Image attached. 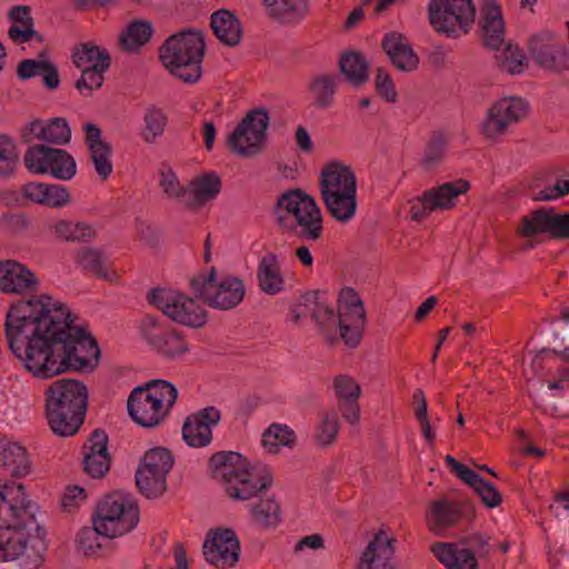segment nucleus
<instances>
[{"label": "nucleus", "mask_w": 569, "mask_h": 569, "mask_svg": "<svg viewBox=\"0 0 569 569\" xmlns=\"http://www.w3.org/2000/svg\"><path fill=\"white\" fill-rule=\"evenodd\" d=\"M4 331L12 353L36 378L91 372L99 363L97 340L77 327L68 308L51 296L40 295L11 305Z\"/></svg>", "instance_id": "1"}, {"label": "nucleus", "mask_w": 569, "mask_h": 569, "mask_svg": "<svg viewBox=\"0 0 569 569\" xmlns=\"http://www.w3.org/2000/svg\"><path fill=\"white\" fill-rule=\"evenodd\" d=\"M34 522L31 500L21 483H0V561L21 557L26 569L42 565V555L29 548L30 535L27 527Z\"/></svg>", "instance_id": "2"}, {"label": "nucleus", "mask_w": 569, "mask_h": 569, "mask_svg": "<svg viewBox=\"0 0 569 569\" xmlns=\"http://www.w3.org/2000/svg\"><path fill=\"white\" fill-rule=\"evenodd\" d=\"M46 417L52 432L59 437L74 436L84 422L88 389L76 379L52 382L44 392Z\"/></svg>", "instance_id": "3"}, {"label": "nucleus", "mask_w": 569, "mask_h": 569, "mask_svg": "<svg viewBox=\"0 0 569 569\" xmlns=\"http://www.w3.org/2000/svg\"><path fill=\"white\" fill-rule=\"evenodd\" d=\"M204 50L203 33L186 29L166 39L159 48V60L176 78L186 83H196L202 74Z\"/></svg>", "instance_id": "4"}, {"label": "nucleus", "mask_w": 569, "mask_h": 569, "mask_svg": "<svg viewBox=\"0 0 569 569\" xmlns=\"http://www.w3.org/2000/svg\"><path fill=\"white\" fill-rule=\"evenodd\" d=\"M320 190L330 214L340 222L350 221L357 212V178L350 166L328 162L320 173Z\"/></svg>", "instance_id": "5"}, {"label": "nucleus", "mask_w": 569, "mask_h": 569, "mask_svg": "<svg viewBox=\"0 0 569 569\" xmlns=\"http://www.w3.org/2000/svg\"><path fill=\"white\" fill-rule=\"evenodd\" d=\"M277 223L300 237L317 240L322 234V214L315 198L299 189L281 193L276 203Z\"/></svg>", "instance_id": "6"}, {"label": "nucleus", "mask_w": 569, "mask_h": 569, "mask_svg": "<svg viewBox=\"0 0 569 569\" xmlns=\"http://www.w3.org/2000/svg\"><path fill=\"white\" fill-rule=\"evenodd\" d=\"M178 398V390L167 380H151L134 388L127 401L132 420L143 428L159 426Z\"/></svg>", "instance_id": "7"}, {"label": "nucleus", "mask_w": 569, "mask_h": 569, "mask_svg": "<svg viewBox=\"0 0 569 569\" xmlns=\"http://www.w3.org/2000/svg\"><path fill=\"white\" fill-rule=\"evenodd\" d=\"M103 537L112 539L129 533L139 522L138 507L118 492L104 496L92 516Z\"/></svg>", "instance_id": "8"}, {"label": "nucleus", "mask_w": 569, "mask_h": 569, "mask_svg": "<svg viewBox=\"0 0 569 569\" xmlns=\"http://www.w3.org/2000/svg\"><path fill=\"white\" fill-rule=\"evenodd\" d=\"M190 287L197 298L221 310L236 307L246 293L242 280L232 276H223L219 279L216 267H212L207 274L192 278Z\"/></svg>", "instance_id": "9"}, {"label": "nucleus", "mask_w": 569, "mask_h": 569, "mask_svg": "<svg viewBox=\"0 0 569 569\" xmlns=\"http://www.w3.org/2000/svg\"><path fill=\"white\" fill-rule=\"evenodd\" d=\"M476 9L472 0H431L428 4L430 24L447 38H459L470 32Z\"/></svg>", "instance_id": "10"}, {"label": "nucleus", "mask_w": 569, "mask_h": 569, "mask_svg": "<svg viewBox=\"0 0 569 569\" xmlns=\"http://www.w3.org/2000/svg\"><path fill=\"white\" fill-rule=\"evenodd\" d=\"M208 468L230 499H249V462L244 456L236 451H218L210 457Z\"/></svg>", "instance_id": "11"}, {"label": "nucleus", "mask_w": 569, "mask_h": 569, "mask_svg": "<svg viewBox=\"0 0 569 569\" xmlns=\"http://www.w3.org/2000/svg\"><path fill=\"white\" fill-rule=\"evenodd\" d=\"M528 102L520 97H502L493 101L487 109L479 124V133L483 140L498 143L509 129L527 117Z\"/></svg>", "instance_id": "12"}, {"label": "nucleus", "mask_w": 569, "mask_h": 569, "mask_svg": "<svg viewBox=\"0 0 569 569\" xmlns=\"http://www.w3.org/2000/svg\"><path fill=\"white\" fill-rule=\"evenodd\" d=\"M147 299L168 318L181 325L200 328L207 321V311L196 300L180 292L154 288L148 293Z\"/></svg>", "instance_id": "13"}, {"label": "nucleus", "mask_w": 569, "mask_h": 569, "mask_svg": "<svg viewBox=\"0 0 569 569\" xmlns=\"http://www.w3.org/2000/svg\"><path fill=\"white\" fill-rule=\"evenodd\" d=\"M337 311L341 340L348 348L358 347L367 327V311L356 289L343 287L339 291Z\"/></svg>", "instance_id": "14"}, {"label": "nucleus", "mask_w": 569, "mask_h": 569, "mask_svg": "<svg viewBox=\"0 0 569 569\" xmlns=\"http://www.w3.org/2000/svg\"><path fill=\"white\" fill-rule=\"evenodd\" d=\"M24 166L34 174L50 173L59 180H70L77 172L73 157L63 149L34 144L24 153Z\"/></svg>", "instance_id": "15"}, {"label": "nucleus", "mask_w": 569, "mask_h": 569, "mask_svg": "<svg viewBox=\"0 0 569 569\" xmlns=\"http://www.w3.org/2000/svg\"><path fill=\"white\" fill-rule=\"evenodd\" d=\"M142 330L148 343L166 359L177 360L190 351L189 342L181 331L159 322L152 316L144 318Z\"/></svg>", "instance_id": "16"}, {"label": "nucleus", "mask_w": 569, "mask_h": 569, "mask_svg": "<svg viewBox=\"0 0 569 569\" xmlns=\"http://www.w3.org/2000/svg\"><path fill=\"white\" fill-rule=\"evenodd\" d=\"M221 411L208 406L189 415L182 426V438L189 447L204 448L212 442V429L219 425Z\"/></svg>", "instance_id": "17"}, {"label": "nucleus", "mask_w": 569, "mask_h": 569, "mask_svg": "<svg viewBox=\"0 0 569 569\" xmlns=\"http://www.w3.org/2000/svg\"><path fill=\"white\" fill-rule=\"evenodd\" d=\"M206 560L216 567H233L239 559L240 545L233 530H210L203 542Z\"/></svg>", "instance_id": "18"}, {"label": "nucleus", "mask_w": 569, "mask_h": 569, "mask_svg": "<svg viewBox=\"0 0 569 569\" xmlns=\"http://www.w3.org/2000/svg\"><path fill=\"white\" fill-rule=\"evenodd\" d=\"M530 53L541 67L561 71L569 67L566 47L551 34H537L530 40Z\"/></svg>", "instance_id": "19"}, {"label": "nucleus", "mask_w": 569, "mask_h": 569, "mask_svg": "<svg viewBox=\"0 0 569 569\" xmlns=\"http://www.w3.org/2000/svg\"><path fill=\"white\" fill-rule=\"evenodd\" d=\"M36 274L14 260L0 261V289L7 293H24L38 290Z\"/></svg>", "instance_id": "20"}, {"label": "nucleus", "mask_w": 569, "mask_h": 569, "mask_svg": "<svg viewBox=\"0 0 569 569\" xmlns=\"http://www.w3.org/2000/svg\"><path fill=\"white\" fill-rule=\"evenodd\" d=\"M480 37L491 50H499L505 41V23L495 0H481Z\"/></svg>", "instance_id": "21"}, {"label": "nucleus", "mask_w": 569, "mask_h": 569, "mask_svg": "<svg viewBox=\"0 0 569 569\" xmlns=\"http://www.w3.org/2000/svg\"><path fill=\"white\" fill-rule=\"evenodd\" d=\"M332 386L345 420L350 425L358 423L360 420L358 400L361 396L358 381L349 375H339L333 378Z\"/></svg>", "instance_id": "22"}, {"label": "nucleus", "mask_w": 569, "mask_h": 569, "mask_svg": "<svg viewBox=\"0 0 569 569\" xmlns=\"http://www.w3.org/2000/svg\"><path fill=\"white\" fill-rule=\"evenodd\" d=\"M22 141L32 142L33 138L52 144H67L71 139V129L64 118H52L47 123L33 120L22 130Z\"/></svg>", "instance_id": "23"}, {"label": "nucleus", "mask_w": 569, "mask_h": 569, "mask_svg": "<svg viewBox=\"0 0 569 569\" xmlns=\"http://www.w3.org/2000/svg\"><path fill=\"white\" fill-rule=\"evenodd\" d=\"M393 553L395 548L392 540L387 533L378 532L363 551L360 558L359 568L395 569Z\"/></svg>", "instance_id": "24"}, {"label": "nucleus", "mask_w": 569, "mask_h": 569, "mask_svg": "<svg viewBox=\"0 0 569 569\" xmlns=\"http://www.w3.org/2000/svg\"><path fill=\"white\" fill-rule=\"evenodd\" d=\"M257 286L268 296H277L284 291L286 279L276 253L267 252L261 257L257 267Z\"/></svg>", "instance_id": "25"}, {"label": "nucleus", "mask_w": 569, "mask_h": 569, "mask_svg": "<svg viewBox=\"0 0 569 569\" xmlns=\"http://www.w3.org/2000/svg\"><path fill=\"white\" fill-rule=\"evenodd\" d=\"M21 192L26 199L50 208H62L70 202V192L61 184L29 182L21 187Z\"/></svg>", "instance_id": "26"}, {"label": "nucleus", "mask_w": 569, "mask_h": 569, "mask_svg": "<svg viewBox=\"0 0 569 569\" xmlns=\"http://www.w3.org/2000/svg\"><path fill=\"white\" fill-rule=\"evenodd\" d=\"M382 47L397 69L411 72L418 68L419 58L401 33L390 32L386 34Z\"/></svg>", "instance_id": "27"}, {"label": "nucleus", "mask_w": 569, "mask_h": 569, "mask_svg": "<svg viewBox=\"0 0 569 569\" xmlns=\"http://www.w3.org/2000/svg\"><path fill=\"white\" fill-rule=\"evenodd\" d=\"M220 190V177L214 172L204 173L193 179L188 186V194L183 200V206L189 210H198L208 201L213 200Z\"/></svg>", "instance_id": "28"}, {"label": "nucleus", "mask_w": 569, "mask_h": 569, "mask_svg": "<svg viewBox=\"0 0 569 569\" xmlns=\"http://www.w3.org/2000/svg\"><path fill=\"white\" fill-rule=\"evenodd\" d=\"M470 189V183L465 179L445 182L426 191L427 206L436 211L450 210L457 206L460 196Z\"/></svg>", "instance_id": "29"}, {"label": "nucleus", "mask_w": 569, "mask_h": 569, "mask_svg": "<svg viewBox=\"0 0 569 569\" xmlns=\"http://www.w3.org/2000/svg\"><path fill=\"white\" fill-rule=\"evenodd\" d=\"M210 27L217 39L224 46L236 47L242 39V24L230 10L219 9L212 12Z\"/></svg>", "instance_id": "30"}, {"label": "nucleus", "mask_w": 569, "mask_h": 569, "mask_svg": "<svg viewBox=\"0 0 569 569\" xmlns=\"http://www.w3.org/2000/svg\"><path fill=\"white\" fill-rule=\"evenodd\" d=\"M0 466L13 478H23L31 471L28 450L17 442L0 440Z\"/></svg>", "instance_id": "31"}, {"label": "nucleus", "mask_w": 569, "mask_h": 569, "mask_svg": "<svg viewBox=\"0 0 569 569\" xmlns=\"http://www.w3.org/2000/svg\"><path fill=\"white\" fill-rule=\"evenodd\" d=\"M297 445L295 430L286 423H271L261 435L260 446L266 455L279 456Z\"/></svg>", "instance_id": "32"}, {"label": "nucleus", "mask_w": 569, "mask_h": 569, "mask_svg": "<svg viewBox=\"0 0 569 569\" xmlns=\"http://www.w3.org/2000/svg\"><path fill=\"white\" fill-rule=\"evenodd\" d=\"M431 551L447 569H477L478 567L473 551L456 543L438 542L431 547Z\"/></svg>", "instance_id": "33"}, {"label": "nucleus", "mask_w": 569, "mask_h": 569, "mask_svg": "<svg viewBox=\"0 0 569 569\" xmlns=\"http://www.w3.org/2000/svg\"><path fill=\"white\" fill-rule=\"evenodd\" d=\"M9 18L12 24L9 28V37L14 43H26L34 39L38 42L43 41L42 34L33 29V18L28 6H14L9 11Z\"/></svg>", "instance_id": "34"}, {"label": "nucleus", "mask_w": 569, "mask_h": 569, "mask_svg": "<svg viewBox=\"0 0 569 569\" xmlns=\"http://www.w3.org/2000/svg\"><path fill=\"white\" fill-rule=\"evenodd\" d=\"M267 12L281 23H298L309 12V0H262Z\"/></svg>", "instance_id": "35"}, {"label": "nucleus", "mask_w": 569, "mask_h": 569, "mask_svg": "<svg viewBox=\"0 0 569 569\" xmlns=\"http://www.w3.org/2000/svg\"><path fill=\"white\" fill-rule=\"evenodd\" d=\"M460 517L457 506L447 499L432 501L426 516L428 528L436 535L455 526Z\"/></svg>", "instance_id": "36"}, {"label": "nucleus", "mask_w": 569, "mask_h": 569, "mask_svg": "<svg viewBox=\"0 0 569 569\" xmlns=\"http://www.w3.org/2000/svg\"><path fill=\"white\" fill-rule=\"evenodd\" d=\"M280 521V507L273 495H262L251 500V525L273 528Z\"/></svg>", "instance_id": "37"}, {"label": "nucleus", "mask_w": 569, "mask_h": 569, "mask_svg": "<svg viewBox=\"0 0 569 569\" xmlns=\"http://www.w3.org/2000/svg\"><path fill=\"white\" fill-rule=\"evenodd\" d=\"M154 30L147 20H134L119 36V44L123 51L137 53L147 44Z\"/></svg>", "instance_id": "38"}, {"label": "nucleus", "mask_w": 569, "mask_h": 569, "mask_svg": "<svg viewBox=\"0 0 569 569\" xmlns=\"http://www.w3.org/2000/svg\"><path fill=\"white\" fill-rule=\"evenodd\" d=\"M339 430L340 421L336 410L320 412L313 432L316 446L322 449L331 447L337 441Z\"/></svg>", "instance_id": "39"}, {"label": "nucleus", "mask_w": 569, "mask_h": 569, "mask_svg": "<svg viewBox=\"0 0 569 569\" xmlns=\"http://www.w3.org/2000/svg\"><path fill=\"white\" fill-rule=\"evenodd\" d=\"M72 60L77 68L84 69L91 66H100V69L108 70L111 64V57L106 49L99 48L92 42L80 43L73 49Z\"/></svg>", "instance_id": "40"}, {"label": "nucleus", "mask_w": 569, "mask_h": 569, "mask_svg": "<svg viewBox=\"0 0 569 569\" xmlns=\"http://www.w3.org/2000/svg\"><path fill=\"white\" fill-rule=\"evenodd\" d=\"M270 114L264 108L251 109V157L261 154L269 144Z\"/></svg>", "instance_id": "41"}, {"label": "nucleus", "mask_w": 569, "mask_h": 569, "mask_svg": "<svg viewBox=\"0 0 569 569\" xmlns=\"http://www.w3.org/2000/svg\"><path fill=\"white\" fill-rule=\"evenodd\" d=\"M339 68L346 80L355 87L368 80V62L358 52H343L339 58Z\"/></svg>", "instance_id": "42"}, {"label": "nucleus", "mask_w": 569, "mask_h": 569, "mask_svg": "<svg viewBox=\"0 0 569 569\" xmlns=\"http://www.w3.org/2000/svg\"><path fill=\"white\" fill-rule=\"evenodd\" d=\"M552 209H538L523 216L517 228V233L525 238H532L538 234L550 237Z\"/></svg>", "instance_id": "43"}, {"label": "nucleus", "mask_w": 569, "mask_h": 569, "mask_svg": "<svg viewBox=\"0 0 569 569\" xmlns=\"http://www.w3.org/2000/svg\"><path fill=\"white\" fill-rule=\"evenodd\" d=\"M313 318L318 326V331L323 340L332 345L337 342L340 338L339 330V316H336L335 312L325 306H317L313 311Z\"/></svg>", "instance_id": "44"}, {"label": "nucleus", "mask_w": 569, "mask_h": 569, "mask_svg": "<svg viewBox=\"0 0 569 569\" xmlns=\"http://www.w3.org/2000/svg\"><path fill=\"white\" fill-rule=\"evenodd\" d=\"M274 469L271 465L258 461L251 466V500L262 495H272L274 486Z\"/></svg>", "instance_id": "45"}, {"label": "nucleus", "mask_w": 569, "mask_h": 569, "mask_svg": "<svg viewBox=\"0 0 569 569\" xmlns=\"http://www.w3.org/2000/svg\"><path fill=\"white\" fill-rule=\"evenodd\" d=\"M173 462L174 458L170 450L164 447H156L144 453L142 463L138 469H146L167 478Z\"/></svg>", "instance_id": "46"}, {"label": "nucleus", "mask_w": 569, "mask_h": 569, "mask_svg": "<svg viewBox=\"0 0 569 569\" xmlns=\"http://www.w3.org/2000/svg\"><path fill=\"white\" fill-rule=\"evenodd\" d=\"M143 122L141 138L147 143H153L164 133L168 117L160 108L151 106L146 110Z\"/></svg>", "instance_id": "47"}, {"label": "nucleus", "mask_w": 569, "mask_h": 569, "mask_svg": "<svg viewBox=\"0 0 569 569\" xmlns=\"http://www.w3.org/2000/svg\"><path fill=\"white\" fill-rule=\"evenodd\" d=\"M78 263L88 272L98 278L111 279L107 259L103 253L94 248H82L77 253Z\"/></svg>", "instance_id": "48"}, {"label": "nucleus", "mask_w": 569, "mask_h": 569, "mask_svg": "<svg viewBox=\"0 0 569 569\" xmlns=\"http://www.w3.org/2000/svg\"><path fill=\"white\" fill-rule=\"evenodd\" d=\"M20 162L18 148L7 133H0V177L11 178Z\"/></svg>", "instance_id": "49"}, {"label": "nucleus", "mask_w": 569, "mask_h": 569, "mask_svg": "<svg viewBox=\"0 0 569 569\" xmlns=\"http://www.w3.org/2000/svg\"><path fill=\"white\" fill-rule=\"evenodd\" d=\"M52 229L64 241H89L96 236L93 228L86 222L73 223L67 220H59L52 226Z\"/></svg>", "instance_id": "50"}, {"label": "nucleus", "mask_w": 569, "mask_h": 569, "mask_svg": "<svg viewBox=\"0 0 569 569\" xmlns=\"http://www.w3.org/2000/svg\"><path fill=\"white\" fill-rule=\"evenodd\" d=\"M226 144L228 150L240 157H249V111L242 117L237 127L228 134Z\"/></svg>", "instance_id": "51"}, {"label": "nucleus", "mask_w": 569, "mask_h": 569, "mask_svg": "<svg viewBox=\"0 0 569 569\" xmlns=\"http://www.w3.org/2000/svg\"><path fill=\"white\" fill-rule=\"evenodd\" d=\"M136 485L147 498H158L167 490V478L146 469H138Z\"/></svg>", "instance_id": "52"}, {"label": "nucleus", "mask_w": 569, "mask_h": 569, "mask_svg": "<svg viewBox=\"0 0 569 569\" xmlns=\"http://www.w3.org/2000/svg\"><path fill=\"white\" fill-rule=\"evenodd\" d=\"M98 527L93 525L92 528H83L78 533V546L79 549L87 557H101L104 556L102 543L103 540L110 543L108 538L103 537V532L98 531Z\"/></svg>", "instance_id": "53"}, {"label": "nucleus", "mask_w": 569, "mask_h": 569, "mask_svg": "<svg viewBox=\"0 0 569 569\" xmlns=\"http://www.w3.org/2000/svg\"><path fill=\"white\" fill-rule=\"evenodd\" d=\"M500 69L510 74H520L528 67L527 58L518 46L508 43L497 57Z\"/></svg>", "instance_id": "54"}, {"label": "nucleus", "mask_w": 569, "mask_h": 569, "mask_svg": "<svg viewBox=\"0 0 569 569\" xmlns=\"http://www.w3.org/2000/svg\"><path fill=\"white\" fill-rule=\"evenodd\" d=\"M89 158L94 166V170L102 181H106L113 171L111 161L112 148L110 143L88 149Z\"/></svg>", "instance_id": "55"}, {"label": "nucleus", "mask_w": 569, "mask_h": 569, "mask_svg": "<svg viewBox=\"0 0 569 569\" xmlns=\"http://www.w3.org/2000/svg\"><path fill=\"white\" fill-rule=\"evenodd\" d=\"M465 482L476 490L487 507L495 508L501 502L500 493L496 487L485 481L478 473L473 472Z\"/></svg>", "instance_id": "56"}, {"label": "nucleus", "mask_w": 569, "mask_h": 569, "mask_svg": "<svg viewBox=\"0 0 569 569\" xmlns=\"http://www.w3.org/2000/svg\"><path fill=\"white\" fill-rule=\"evenodd\" d=\"M159 184L168 197L179 199L183 203L188 194V187L181 186L170 167L161 168Z\"/></svg>", "instance_id": "57"}, {"label": "nucleus", "mask_w": 569, "mask_h": 569, "mask_svg": "<svg viewBox=\"0 0 569 569\" xmlns=\"http://www.w3.org/2000/svg\"><path fill=\"white\" fill-rule=\"evenodd\" d=\"M311 92L321 106H327L337 89V79L332 76H321L311 83Z\"/></svg>", "instance_id": "58"}, {"label": "nucleus", "mask_w": 569, "mask_h": 569, "mask_svg": "<svg viewBox=\"0 0 569 569\" xmlns=\"http://www.w3.org/2000/svg\"><path fill=\"white\" fill-rule=\"evenodd\" d=\"M107 70L100 69V66H88L82 69L81 77L76 82V88L83 93V90H88L89 93L93 89H99L104 80L103 73Z\"/></svg>", "instance_id": "59"}, {"label": "nucleus", "mask_w": 569, "mask_h": 569, "mask_svg": "<svg viewBox=\"0 0 569 569\" xmlns=\"http://www.w3.org/2000/svg\"><path fill=\"white\" fill-rule=\"evenodd\" d=\"M83 470L92 478H103L110 469V455H97L83 457Z\"/></svg>", "instance_id": "60"}, {"label": "nucleus", "mask_w": 569, "mask_h": 569, "mask_svg": "<svg viewBox=\"0 0 569 569\" xmlns=\"http://www.w3.org/2000/svg\"><path fill=\"white\" fill-rule=\"evenodd\" d=\"M375 86L378 94L387 102L395 103L398 100V92L390 74L383 70L378 69Z\"/></svg>", "instance_id": "61"}, {"label": "nucleus", "mask_w": 569, "mask_h": 569, "mask_svg": "<svg viewBox=\"0 0 569 569\" xmlns=\"http://www.w3.org/2000/svg\"><path fill=\"white\" fill-rule=\"evenodd\" d=\"M97 455H109L108 436L101 429H96L88 439V442L83 446V457Z\"/></svg>", "instance_id": "62"}, {"label": "nucleus", "mask_w": 569, "mask_h": 569, "mask_svg": "<svg viewBox=\"0 0 569 569\" xmlns=\"http://www.w3.org/2000/svg\"><path fill=\"white\" fill-rule=\"evenodd\" d=\"M547 387L552 397H562L569 390V368L561 367L557 372L546 380Z\"/></svg>", "instance_id": "63"}, {"label": "nucleus", "mask_w": 569, "mask_h": 569, "mask_svg": "<svg viewBox=\"0 0 569 569\" xmlns=\"http://www.w3.org/2000/svg\"><path fill=\"white\" fill-rule=\"evenodd\" d=\"M550 237L553 239L569 238V212L560 214L552 209Z\"/></svg>", "instance_id": "64"}]
</instances>
